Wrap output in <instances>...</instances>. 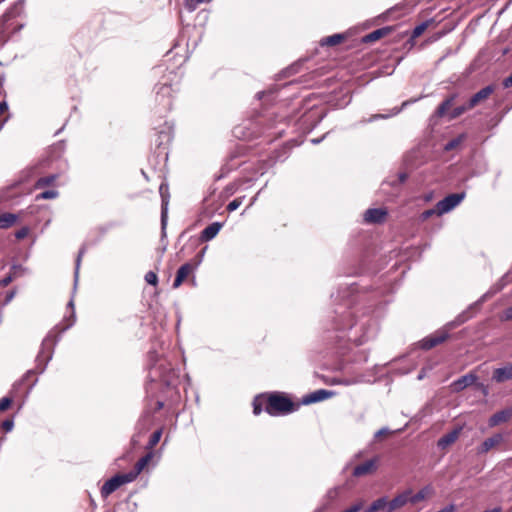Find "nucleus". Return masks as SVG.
<instances>
[{
  "mask_svg": "<svg viewBox=\"0 0 512 512\" xmlns=\"http://www.w3.org/2000/svg\"><path fill=\"white\" fill-rule=\"evenodd\" d=\"M347 286L343 294L339 291L336 296L331 295L336 302L335 316L332 318L333 330L339 333L335 336L336 338L363 345L376 337L378 322L370 312L352 307L357 287L354 283H349Z\"/></svg>",
  "mask_w": 512,
  "mask_h": 512,
  "instance_id": "nucleus-1",
  "label": "nucleus"
},
{
  "mask_svg": "<svg viewBox=\"0 0 512 512\" xmlns=\"http://www.w3.org/2000/svg\"><path fill=\"white\" fill-rule=\"evenodd\" d=\"M501 289H502V286H497V287L491 288L489 291L484 293L476 302H474L473 304H471L469 306L468 310L459 314L453 321L448 322L442 329L423 338L419 342L420 348L423 350H430L433 347L443 343L449 337L450 330L460 326L461 324L465 323L467 320H469L472 317L470 310L479 307L482 303H484L487 299L492 297L495 293H497Z\"/></svg>",
  "mask_w": 512,
  "mask_h": 512,
  "instance_id": "nucleus-2",
  "label": "nucleus"
},
{
  "mask_svg": "<svg viewBox=\"0 0 512 512\" xmlns=\"http://www.w3.org/2000/svg\"><path fill=\"white\" fill-rule=\"evenodd\" d=\"M501 289H502V286H497V287L491 288L489 291L484 293L476 302H474L473 304H471L469 306L468 310L459 314L453 321L448 322L442 329L423 338L419 342L420 348L423 350H430L433 347L443 343L449 337L450 330L460 326L461 324L465 323L467 320H469L472 317L470 310L479 307L482 303H484L487 299L492 297L495 293H497Z\"/></svg>",
  "mask_w": 512,
  "mask_h": 512,
  "instance_id": "nucleus-3",
  "label": "nucleus"
},
{
  "mask_svg": "<svg viewBox=\"0 0 512 512\" xmlns=\"http://www.w3.org/2000/svg\"><path fill=\"white\" fill-rule=\"evenodd\" d=\"M148 378L151 382H160L166 387L175 388L179 382V370L171 366L167 359L155 352L149 353Z\"/></svg>",
  "mask_w": 512,
  "mask_h": 512,
  "instance_id": "nucleus-4",
  "label": "nucleus"
},
{
  "mask_svg": "<svg viewBox=\"0 0 512 512\" xmlns=\"http://www.w3.org/2000/svg\"><path fill=\"white\" fill-rule=\"evenodd\" d=\"M298 408L288 396L281 392L271 393L266 402L265 411L271 416L287 415Z\"/></svg>",
  "mask_w": 512,
  "mask_h": 512,
  "instance_id": "nucleus-5",
  "label": "nucleus"
},
{
  "mask_svg": "<svg viewBox=\"0 0 512 512\" xmlns=\"http://www.w3.org/2000/svg\"><path fill=\"white\" fill-rule=\"evenodd\" d=\"M177 78V74L173 71H169L166 75L163 76L162 81H160L155 89H156V101L160 106H162L163 110H170L172 106V97L173 94L177 91L176 84H173L172 81Z\"/></svg>",
  "mask_w": 512,
  "mask_h": 512,
  "instance_id": "nucleus-6",
  "label": "nucleus"
},
{
  "mask_svg": "<svg viewBox=\"0 0 512 512\" xmlns=\"http://www.w3.org/2000/svg\"><path fill=\"white\" fill-rule=\"evenodd\" d=\"M59 339L60 337L53 338L52 332H50L42 341L41 349L36 357L38 373L42 374L46 370L49 361L52 359L54 346Z\"/></svg>",
  "mask_w": 512,
  "mask_h": 512,
  "instance_id": "nucleus-7",
  "label": "nucleus"
},
{
  "mask_svg": "<svg viewBox=\"0 0 512 512\" xmlns=\"http://www.w3.org/2000/svg\"><path fill=\"white\" fill-rule=\"evenodd\" d=\"M132 476L128 473L116 474L108 479L101 487V496L107 498L110 494L116 491L120 486L133 482Z\"/></svg>",
  "mask_w": 512,
  "mask_h": 512,
  "instance_id": "nucleus-8",
  "label": "nucleus"
},
{
  "mask_svg": "<svg viewBox=\"0 0 512 512\" xmlns=\"http://www.w3.org/2000/svg\"><path fill=\"white\" fill-rule=\"evenodd\" d=\"M161 196V236L166 237V228L168 223V205H169V187L166 183H161L159 187Z\"/></svg>",
  "mask_w": 512,
  "mask_h": 512,
  "instance_id": "nucleus-9",
  "label": "nucleus"
},
{
  "mask_svg": "<svg viewBox=\"0 0 512 512\" xmlns=\"http://www.w3.org/2000/svg\"><path fill=\"white\" fill-rule=\"evenodd\" d=\"M465 198V193H453L446 196L444 199L437 203V215L441 216L450 212L457 205H459Z\"/></svg>",
  "mask_w": 512,
  "mask_h": 512,
  "instance_id": "nucleus-10",
  "label": "nucleus"
},
{
  "mask_svg": "<svg viewBox=\"0 0 512 512\" xmlns=\"http://www.w3.org/2000/svg\"><path fill=\"white\" fill-rule=\"evenodd\" d=\"M200 263L201 259L197 260L195 263L187 262L180 266V268L177 271L176 278L173 282V288H178L182 284V282L187 278V276L197 269Z\"/></svg>",
  "mask_w": 512,
  "mask_h": 512,
  "instance_id": "nucleus-11",
  "label": "nucleus"
},
{
  "mask_svg": "<svg viewBox=\"0 0 512 512\" xmlns=\"http://www.w3.org/2000/svg\"><path fill=\"white\" fill-rule=\"evenodd\" d=\"M335 394L336 393L332 390L319 389V390L313 391V392L305 395L302 398V404L309 405V404H313L316 402H320V401H323V400L333 397Z\"/></svg>",
  "mask_w": 512,
  "mask_h": 512,
  "instance_id": "nucleus-12",
  "label": "nucleus"
},
{
  "mask_svg": "<svg viewBox=\"0 0 512 512\" xmlns=\"http://www.w3.org/2000/svg\"><path fill=\"white\" fill-rule=\"evenodd\" d=\"M377 463H378L377 457L369 459V460L365 461L364 463L357 465L353 469L352 474L355 477H361V476L372 474L377 469Z\"/></svg>",
  "mask_w": 512,
  "mask_h": 512,
  "instance_id": "nucleus-13",
  "label": "nucleus"
},
{
  "mask_svg": "<svg viewBox=\"0 0 512 512\" xmlns=\"http://www.w3.org/2000/svg\"><path fill=\"white\" fill-rule=\"evenodd\" d=\"M477 380L478 376L475 373L470 372L453 381L451 387L453 391L460 392L464 390L466 387L476 383Z\"/></svg>",
  "mask_w": 512,
  "mask_h": 512,
  "instance_id": "nucleus-14",
  "label": "nucleus"
},
{
  "mask_svg": "<svg viewBox=\"0 0 512 512\" xmlns=\"http://www.w3.org/2000/svg\"><path fill=\"white\" fill-rule=\"evenodd\" d=\"M504 440V436L501 433H496L491 437L485 439L482 444L477 448L478 454H485L492 448L499 445Z\"/></svg>",
  "mask_w": 512,
  "mask_h": 512,
  "instance_id": "nucleus-15",
  "label": "nucleus"
},
{
  "mask_svg": "<svg viewBox=\"0 0 512 512\" xmlns=\"http://www.w3.org/2000/svg\"><path fill=\"white\" fill-rule=\"evenodd\" d=\"M493 381L496 383H503L512 380V363H507L505 366L496 368L492 375Z\"/></svg>",
  "mask_w": 512,
  "mask_h": 512,
  "instance_id": "nucleus-16",
  "label": "nucleus"
},
{
  "mask_svg": "<svg viewBox=\"0 0 512 512\" xmlns=\"http://www.w3.org/2000/svg\"><path fill=\"white\" fill-rule=\"evenodd\" d=\"M512 417V408L508 407L494 413L488 420L489 427H495L501 423L507 422Z\"/></svg>",
  "mask_w": 512,
  "mask_h": 512,
  "instance_id": "nucleus-17",
  "label": "nucleus"
},
{
  "mask_svg": "<svg viewBox=\"0 0 512 512\" xmlns=\"http://www.w3.org/2000/svg\"><path fill=\"white\" fill-rule=\"evenodd\" d=\"M495 90L493 85H488L475 93L468 101V107L474 108L480 102L486 100Z\"/></svg>",
  "mask_w": 512,
  "mask_h": 512,
  "instance_id": "nucleus-18",
  "label": "nucleus"
},
{
  "mask_svg": "<svg viewBox=\"0 0 512 512\" xmlns=\"http://www.w3.org/2000/svg\"><path fill=\"white\" fill-rule=\"evenodd\" d=\"M223 224L221 222H213L204 228L201 232L200 239L203 242H208L214 239L219 231L221 230Z\"/></svg>",
  "mask_w": 512,
  "mask_h": 512,
  "instance_id": "nucleus-19",
  "label": "nucleus"
},
{
  "mask_svg": "<svg viewBox=\"0 0 512 512\" xmlns=\"http://www.w3.org/2000/svg\"><path fill=\"white\" fill-rule=\"evenodd\" d=\"M386 215L387 212L381 208H370L364 213V220L368 223H380Z\"/></svg>",
  "mask_w": 512,
  "mask_h": 512,
  "instance_id": "nucleus-20",
  "label": "nucleus"
},
{
  "mask_svg": "<svg viewBox=\"0 0 512 512\" xmlns=\"http://www.w3.org/2000/svg\"><path fill=\"white\" fill-rule=\"evenodd\" d=\"M461 427L455 428L449 433L443 435L439 440L437 441V446L440 449H445L449 445L453 444L459 437L461 432Z\"/></svg>",
  "mask_w": 512,
  "mask_h": 512,
  "instance_id": "nucleus-21",
  "label": "nucleus"
},
{
  "mask_svg": "<svg viewBox=\"0 0 512 512\" xmlns=\"http://www.w3.org/2000/svg\"><path fill=\"white\" fill-rule=\"evenodd\" d=\"M409 494H411V490L407 489V490L403 491L402 493L398 494L397 496H395L391 501H389V504H390L389 507H390L391 512H393L399 508H402L406 504L410 503Z\"/></svg>",
  "mask_w": 512,
  "mask_h": 512,
  "instance_id": "nucleus-22",
  "label": "nucleus"
},
{
  "mask_svg": "<svg viewBox=\"0 0 512 512\" xmlns=\"http://www.w3.org/2000/svg\"><path fill=\"white\" fill-rule=\"evenodd\" d=\"M153 456H154L153 452H148L146 455L141 457L136 462L134 469L128 472V474L132 476L131 478L133 479V481L138 477V475L148 465V463L152 460Z\"/></svg>",
  "mask_w": 512,
  "mask_h": 512,
  "instance_id": "nucleus-23",
  "label": "nucleus"
},
{
  "mask_svg": "<svg viewBox=\"0 0 512 512\" xmlns=\"http://www.w3.org/2000/svg\"><path fill=\"white\" fill-rule=\"evenodd\" d=\"M23 8L24 0H19L17 3H15L14 6L6 11V13L2 16L1 20L3 25L5 26L10 19L20 15L23 11Z\"/></svg>",
  "mask_w": 512,
  "mask_h": 512,
  "instance_id": "nucleus-24",
  "label": "nucleus"
},
{
  "mask_svg": "<svg viewBox=\"0 0 512 512\" xmlns=\"http://www.w3.org/2000/svg\"><path fill=\"white\" fill-rule=\"evenodd\" d=\"M67 307L71 309V313H70V315L68 317H65L64 321L66 322V324L60 329V331H59L60 334H62L65 331H67L76 322V314H75V308H74V301H73V299H71L68 302Z\"/></svg>",
  "mask_w": 512,
  "mask_h": 512,
  "instance_id": "nucleus-25",
  "label": "nucleus"
},
{
  "mask_svg": "<svg viewBox=\"0 0 512 512\" xmlns=\"http://www.w3.org/2000/svg\"><path fill=\"white\" fill-rule=\"evenodd\" d=\"M457 97V94H452L448 98H446L442 103L438 106L436 110V115L438 117H443L446 115L447 111L451 108L452 104L454 103L455 99Z\"/></svg>",
  "mask_w": 512,
  "mask_h": 512,
  "instance_id": "nucleus-26",
  "label": "nucleus"
},
{
  "mask_svg": "<svg viewBox=\"0 0 512 512\" xmlns=\"http://www.w3.org/2000/svg\"><path fill=\"white\" fill-rule=\"evenodd\" d=\"M432 493V487L427 485L419 490L416 494H409V501L411 504H416L424 500L429 494Z\"/></svg>",
  "mask_w": 512,
  "mask_h": 512,
  "instance_id": "nucleus-27",
  "label": "nucleus"
},
{
  "mask_svg": "<svg viewBox=\"0 0 512 512\" xmlns=\"http://www.w3.org/2000/svg\"><path fill=\"white\" fill-rule=\"evenodd\" d=\"M372 504L376 512H391L389 500L386 496L376 499Z\"/></svg>",
  "mask_w": 512,
  "mask_h": 512,
  "instance_id": "nucleus-28",
  "label": "nucleus"
},
{
  "mask_svg": "<svg viewBox=\"0 0 512 512\" xmlns=\"http://www.w3.org/2000/svg\"><path fill=\"white\" fill-rule=\"evenodd\" d=\"M17 221V215L13 213H3L0 215V228L11 227Z\"/></svg>",
  "mask_w": 512,
  "mask_h": 512,
  "instance_id": "nucleus-29",
  "label": "nucleus"
},
{
  "mask_svg": "<svg viewBox=\"0 0 512 512\" xmlns=\"http://www.w3.org/2000/svg\"><path fill=\"white\" fill-rule=\"evenodd\" d=\"M343 39H344L343 34H333L331 36L323 38L320 43L322 46H335V45L341 43L343 41Z\"/></svg>",
  "mask_w": 512,
  "mask_h": 512,
  "instance_id": "nucleus-30",
  "label": "nucleus"
},
{
  "mask_svg": "<svg viewBox=\"0 0 512 512\" xmlns=\"http://www.w3.org/2000/svg\"><path fill=\"white\" fill-rule=\"evenodd\" d=\"M172 138V127L166 125V128L164 130L159 131L157 144L158 146H161L164 143H168Z\"/></svg>",
  "mask_w": 512,
  "mask_h": 512,
  "instance_id": "nucleus-31",
  "label": "nucleus"
},
{
  "mask_svg": "<svg viewBox=\"0 0 512 512\" xmlns=\"http://www.w3.org/2000/svg\"><path fill=\"white\" fill-rule=\"evenodd\" d=\"M388 31H389L388 28H380V29L374 30L371 33H369L368 35H366L364 40L366 42L376 41V40L380 39L381 37L385 36L388 33Z\"/></svg>",
  "mask_w": 512,
  "mask_h": 512,
  "instance_id": "nucleus-32",
  "label": "nucleus"
},
{
  "mask_svg": "<svg viewBox=\"0 0 512 512\" xmlns=\"http://www.w3.org/2000/svg\"><path fill=\"white\" fill-rule=\"evenodd\" d=\"M56 178H57L56 174H51V175H48L45 177H40L35 183V188L39 189V188H43L46 186H50L51 184L54 183Z\"/></svg>",
  "mask_w": 512,
  "mask_h": 512,
  "instance_id": "nucleus-33",
  "label": "nucleus"
},
{
  "mask_svg": "<svg viewBox=\"0 0 512 512\" xmlns=\"http://www.w3.org/2000/svg\"><path fill=\"white\" fill-rule=\"evenodd\" d=\"M85 253V247H82L77 255L76 261H75V271H74V290L77 287L78 279H79V270L81 265L82 257Z\"/></svg>",
  "mask_w": 512,
  "mask_h": 512,
  "instance_id": "nucleus-34",
  "label": "nucleus"
},
{
  "mask_svg": "<svg viewBox=\"0 0 512 512\" xmlns=\"http://www.w3.org/2000/svg\"><path fill=\"white\" fill-rule=\"evenodd\" d=\"M466 138V135L465 134H460L458 135L457 137L449 140L445 145H444V150L445 151H451L455 148H457Z\"/></svg>",
  "mask_w": 512,
  "mask_h": 512,
  "instance_id": "nucleus-35",
  "label": "nucleus"
},
{
  "mask_svg": "<svg viewBox=\"0 0 512 512\" xmlns=\"http://www.w3.org/2000/svg\"><path fill=\"white\" fill-rule=\"evenodd\" d=\"M472 109V107H468V102L464 105L458 106L454 108L448 115L449 120H453L461 116L466 111Z\"/></svg>",
  "mask_w": 512,
  "mask_h": 512,
  "instance_id": "nucleus-36",
  "label": "nucleus"
},
{
  "mask_svg": "<svg viewBox=\"0 0 512 512\" xmlns=\"http://www.w3.org/2000/svg\"><path fill=\"white\" fill-rule=\"evenodd\" d=\"M431 21L432 20H427L415 26V28L412 31V38H418L419 36H421L423 32L428 28Z\"/></svg>",
  "mask_w": 512,
  "mask_h": 512,
  "instance_id": "nucleus-37",
  "label": "nucleus"
},
{
  "mask_svg": "<svg viewBox=\"0 0 512 512\" xmlns=\"http://www.w3.org/2000/svg\"><path fill=\"white\" fill-rule=\"evenodd\" d=\"M161 436H162V430L159 429V430H156L150 437L149 441H148V444H147V449H152L154 446H156L160 439H161Z\"/></svg>",
  "mask_w": 512,
  "mask_h": 512,
  "instance_id": "nucleus-38",
  "label": "nucleus"
},
{
  "mask_svg": "<svg viewBox=\"0 0 512 512\" xmlns=\"http://www.w3.org/2000/svg\"><path fill=\"white\" fill-rule=\"evenodd\" d=\"M59 195L57 190H46L36 195V200L55 199Z\"/></svg>",
  "mask_w": 512,
  "mask_h": 512,
  "instance_id": "nucleus-39",
  "label": "nucleus"
},
{
  "mask_svg": "<svg viewBox=\"0 0 512 512\" xmlns=\"http://www.w3.org/2000/svg\"><path fill=\"white\" fill-rule=\"evenodd\" d=\"M243 202V197H239V198H236L234 200H232L228 205H227V210L229 212H232V211H235L236 209L239 208V206L242 204Z\"/></svg>",
  "mask_w": 512,
  "mask_h": 512,
  "instance_id": "nucleus-40",
  "label": "nucleus"
},
{
  "mask_svg": "<svg viewBox=\"0 0 512 512\" xmlns=\"http://www.w3.org/2000/svg\"><path fill=\"white\" fill-rule=\"evenodd\" d=\"M145 281L148 284L155 286L158 282V277H157L156 273H154L153 271H148L145 275Z\"/></svg>",
  "mask_w": 512,
  "mask_h": 512,
  "instance_id": "nucleus-41",
  "label": "nucleus"
},
{
  "mask_svg": "<svg viewBox=\"0 0 512 512\" xmlns=\"http://www.w3.org/2000/svg\"><path fill=\"white\" fill-rule=\"evenodd\" d=\"M262 400L260 397H256L253 401V413L259 415L262 412Z\"/></svg>",
  "mask_w": 512,
  "mask_h": 512,
  "instance_id": "nucleus-42",
  "label": "nucleus"
},
{
  "mask_svg": "<svg viewBox=\"0 0 512 512\" xmlns=\"http://www.w3.org/2000/svg\"><path fill=\"white\" fill-rule=\"evenodd\" d=\"M435 214H437V206L433 209H428V210L423 211L420 215V219L425 221Z\"/></svg>",
  "mask_w": 512,
  "mask_h": 512,
  "instance_id": "nucleus-43",
  "label": "nucleus"
},
{
  "mask_svg": "<svg viewBox=\"0 0 512 512\" xmlns=\"http://www.w3.org/2000/svg\"><path fill=\"white\" fill-rule=\"evenodd\" d=\"M12 403V398L10 397H3L0 400V412H3L9 408V406Z\"/></svg>",
  "mask_w": 512,
  "mask_h": 512,
  "instance_id": "nucleus-44",
  "label": "nucleus"
},
{
  "mask_svg": "<svg viewBox=\"0 0 512 512\" xmlns=\"http://www.w3.org/2000/svg\"><path fill=\"white\" fill-rule=\"evenodd\" d=\"M363 508V503L361 501L354 503L349 508L343 510L342 512H359Z\"/></svg>",
  "mask_w": 512,
  "mask_h": 512,
  "instance_id": "nucleus-45",
  "label": "nucleus"
},
{
  "mask_svg": "<svg viewBox=\"0 0 512 512\" xmlns=\"http://www.w3.org/2000/svg\"><path fill=\"white\" fill-rule=\"evenodd\" d=\"M14 427V421L13 419H6L2 422V428L6 431V432H10Z\"/></svg>",
  "mask_w": 512,
  "mask_h": 512,
  "instance_id": "nucleus-46",
  "label": "nucleus"
},
{
  "mask_svg": "<svg viewBox=\"0 0 512 512\" xmlns=\"http://www.w3.org/2000/svg\"><path fill=\"white\" fill-rule=\"evenodd\" d=\"M12 280H13V276L11 274L7 275L6 277H4L3 279L0 280V286L6 287L12 282Z\"/></svg>",
  "mask_w": 512,
  "mask_h": 512,
  "instance_id": "nucleus-47",
  "label": "nucleus"
},
{
  "mask_svg": "<svg viewBox=\"0 0 512 512\" xmlns=\"http://www.w3.org/2000/svg\"><path fill=\"white\" fill-rule=\"evenodd\" d=\"M387 116L386 115H383V114H375L373 116H371L368 120H361V123H368V122H373L375 120H378V119H384L386 118Z\"/></svg>",
  "mask_w": 512,
  "mask_h": 512,
  "instance_id": "nucleus-48",
  "label": "nucleus"
},
{
  "mask_svg": "<svg viewBox=\"0 0 512 512\" xmlns=\"http://www.w3.org/2000/svg\"><path fill=\"white\" fill-rule=\"evenodd\" d=\"M27 234H28V228L24 227V228L20 229L19 231H17L15 236L17 239H23L27 236Z\"/></svg>",
  "mask_w": 512,
  "mask_h": 512,
  "instance_id": "nucleus-49",
  "label": "nucleus"
},
{
  "mask_svg": "<svg viewBox=\"0 0 512 512\" xmlns=\"http://www.w3.org/2000/svg\"><path fill=\"white\" fill-rule=\"evenodd\" d=\"M502 318L504 320H512V306L504 310Z\"/></svg>",
  "mask_w": 512,
  "mask_h": 512,
  "instance_id": "nucleus-50",
  "label": "nucleus"
},
{
  "mask_svg": "<svg viewBox=\"0 0 512 512\" xmlns=\"http://www.w3.org/2000/svg\"><path fill=\"white\" fill-rule=\"evenodd\" d=\"M390 431L388 428L386 427H383L381 429H379L376 433H375V437L378 438V437H381L385 434H388Z\"/></svg>",
  "mask_w": 512,
  "mask_h": 512,
  "instance_id": "nucleus-51",
  "label": "nucleus"
},
{
  "mask_svg": "<svg viewBox=\"0 0 512 512\" xmlns=\"http://www.w3.org/2000/svg\"><path fill=\"white\" fill-rule=\"evenodd\" d=\"M477 387L482 391V393L484 394V396H487L488 393H489V390H488V387L485 386L483 383H478L477 384Z\"/></svg>",
  "mask_w": 512,
  "mask_h": 512,
  "instance_id": "nucleus-52",
  "label": "nucleus"
},
{
  "mask_svg": "<svg viewBox=\"0 0 512 512\" xmlns=\"http://www.w3.org/2000/svg\"><path fill=\"white\" fill-rule=\"evenodd\" d=\"M15 296V291H10L6 294L4 304H8Z\"/></svg>",
  "mask_w": 512,
  "mask_h": 512,
  "instance_id": "nucleus-53",
  "label": "nucleus"
},
{
  "mask_svg": "<svg viewBox=\"0 0 512 512\" xmlns=\"http://www.w3.org/2000/svg\"><path fill=\"white\" fill-rule=\"evenodd\" d=\"M455 511V506L453 504H450L446 507H444L443 509L439 510V511H436V512H454Z\"/></svg>",
  "mask_w": 512,
  "mask_h": 512,
  "instance_id": "nucleus-54",
  "label": "nucleus"
},
{
  "mask_svg": "<svg viewBox=\"0 0 512 512\" xmlns=\"http://www.w3.org/2000/svg\"><path fill=\"white\" fill-rule=\"evenodd\" d=\"M503 85L504 87L508 88V87H512V74L510 76H508L507 78L504 79L503 81Z\"/></svg>",
  "mask_w": 512,
  "mask_h": 512,
  "instance_id": "nucleus-55",
  "label": "nucleus"
},
{
  "mask_svg": "<svg viewBox=\"0 0 512 512\" xmlns=\"http://www.w3.org/2000/svg\"><path fill=\"white\" fill-rule=\"evenodd\" d=\"M8 110V104L6 101L0 102V115Z\"/></svg>",
  "mask_w": 512,
  "mask_h": 512,
  "instance_id": "nucleus-56",
  "label": "nucleus"
},
{
  "mask_svg": "<svg viewBox=\"0 0 512 512\" xmlns=\"http://www.w3.org/2000/svg\"><path fill=\"white\" fill-rule=\"evenodd\" d=\"M325 136H323L322 138H314V139H311V143L316 145V144H319L322 139L324 138Z\"/></svg>",
  "mask_w": 512,
  "mask_h": 512,
  "instance_id": "nucleus-57",
  "label": "nucleus"
},
{
  "mask_svg": "<svg viewBox=\"0 0 512 512\" xmlns=\"http://www.w3.org/2000/svg\"><path fill=\"white\" fill-rule=\"evenodd\" d=\"M363 512H376V511L373 508V504L371 503V505L369 507H367Z\"/></svg>",
  "mask_w": 512,
  "mask_h": 512,
  "instance_id": "nucleus-58",
  "label": "nucleus"
},
{
  "mask_svg": "<svg viewBox=\"0 0 512 512\" xmlns=\"http://www.w3.org/2000/svg\"><path fill=\"white\" fill-rule=\"evenodd\" d=\"M163 406H164V403H163L162 401H157V403H156V409H157V410L162 409V408H163Z\"/></svg>",
  "mask_w": 512,
  "mask_h": 512,
  "instance_id": "nucleus-59",
  "label": "nucleus"
},
{
  "mask_svg": "<svg viewBox=\"0 0 512 512\" xmlns=\"http://www.w3.org/2000/svg\"><path fill=\"white\" fill-rule=\"evenodd\" d=\"M425 377V371L424 369L419 373V375L417 376V379L418 380H422L423 378Z\"/></svg>",
  "mask_w": 512,
  "mask_h": 512,
  "instance_id": "nucleus-60",
  "label": "nucleus"
},
{
  "mask_svg": "<svg viewBox=\"0 0 512 512\" xmlns=\"http://www.w3.org/2000/svg\"><path fill=\"white\" fill-rule=\"evenodd\" d=\"M205 251H206V248H204V249H203V250H202V251L197 255L198 260H200V259L202 260V259H203V256H204Z\"/></svg>",
  "mask_w": 512,
  "mask_h": 512,
  "instance_id": "nucleus-61",
  "label": "nucleus"
},
{
  "mask_svg": "<svg viewBox=\"0 0 512 512\" xmlns=\"http://www.w3.org/2000/svg\"><path fill=\"white\" fill-rule=\"evenodd\" d=\"M260 191L251 199L250 206H252L255 201L257 200V196L259 195Z\"/></svg>",
  "mask_w": 512,
  "mask_h": 512,
  "instance_id": "nucleus-62",
  "label": "nucleus"
},
{
  "mask_svg": "<svg viewBox=\"0 0 512 512\" xmlns=\"http://www.w3.org/2000/svg\"><path fill=\"white\" fill-rule=\"evenodd\" d=\"M12 269L16 272L17 270H21L22 267L20 265H13Z\"/></svg>",
  "mask_w": 512,
  "mask_h": 512,
  "instance_id": "nucleus-63",
  "label": "nucleus"
},
{
  "mask_svg": "<svg viewBox=\"0 0 512 512\" xmlns=\"http://www.w3.org/2000/svg\"><path fill=\"white\" fill-rule=\"evenodd\" d=\"M8 118H5L3 120L0 121V130L3 128L4 124L6 123Z\"/></svg>",
  "mask_w": 512,
  "mask_h": 512,
  "instance_id": "nucleus-64",
  "label": "nucleus"
}]
</instances>
